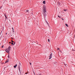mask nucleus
<instances>
[{"mask_svg":"<svg viewBox=\"0 0 75 75\" xmlns=\"http://www.w3.org/2000/svg\"><path fill=\"white\" fill-rule=\"evenodd\" d=\"M43 13H46V8H47V6H43Z\"/></svg>","mask_w":75,"mask_h":75,"instance_id":"obj_1","label":"nucleus"},{"mask_svg":"<svg viewBox=\"0 0 75 75\" xmlns=\"http://www.w3.org/2000/svg\"><path fill=\"white\" fill-rule=\"evenodd\" d=\"M18 68L21 74V70H20V69H21V68H22V66H21V65H20V64H19L18 65Z\"/></svg>","mask_w":75,"mask_h":75,"instance_id":"obj_2","label":"nucleus"},{"mask_svg":"<svg viewBox=\"0 0 75 75\" xmlns=\"http://www.w3.org/2000/svg\"><path fill=\"white\" fill-rule=\"evenodd\" d=\"M5 51L6 52L8 53L9 52V51H10V50L8 49H6V50H5Z\"/></svg>","mask_w":75,"mask_h":75,"instance_id":"obj_3","label":"nucleus"},{"mask_svg":"<svg viewBox=\"0 0 75 75\" xmlns=\"http://www.w3.org/2000/svg\"><path fill=\"white\" fill-rule=\"evenodd\" d=\"M52 53H51L50 54V55L49 56V59H51V58H52Z\"/></svg>","mask_w":75,"mask_h":75,"instance_id":"obj_4","label":"nucleus"},{"mask_svg":"<svg viewBox=\"0 0 75 75\" xmlns=\"http://www.w3.org/2000/svg\"><path fill=\"white\" fill-rule=\"evenodd\" d=\"M17 66V64H16L14 66V68H16V67Z\"/></svg>","mask_w":75,"mask_h":75,"instance_id":"obj_5","label":"nucleus"},{"mask_svg":"<svg viewBox=\"0 0 75 75\" xmlns=\"http://www.w3.org/2000/svg\"><path fill=\"white\" fill-rule=\"evenodd\" d=\"M43 4H45V1H43Z\"/></svg>","mask_w":75,"mask_h":75,"instance_id":"obj_6","label":"nucleus"},{"mask_svg":"<svg viewBox=\"0 0 75 75\" xmlns=\"http://www.w3.org/2000/svg\"><path fill=\"white\" fill-rule=\"evenodd\" d=\"M45 22L47 23V24L48 25L49 27H50V26L49 25V24H48V22H47V21H46Z\"/></svg>","mask_w":75,"mask_h":75,"instance_id":"obj_7","label":"nucleus"},{"mask_svg":"<svg viewBox=\"0 0 75 75\" xmlns=\"http://www.w3.org/2000/svg\"><path fill=\"white\" fill-rule=\"evenodd\" d=\"M9 50H11V47L9 46L8 47V49Z\"/></svg>","mask_w":75,"mask_h":75,"instance_id":"obj_8","label":"nucleus"},{"mask_svg":"<svg viewBox=\"0 0 75 75\" xmlns=\"http://www.w3.org/2000/svg\"><path fill=\"white\" fill-rule=\"evenodd\" d=\"M68 10L67 9H64V11H67Z\"/></svg>","mask_w":75,"mask_h":75,"instance_id":"obj_9","label":"nucleus"},{"mask_svg":"<svg viewBox=\"0 0 75 75\" xmlns=\"http://www.w3.org/2000/svg\"><path fill=\"white\" fill-rule=\"evenodd\" d=\"M8 62V60L7 61L5 62V63H7V62Z\"/></svg>","mask_w":75,"mask_h":75,"instance_id":"obj_10","label":"nucleus"},{"mask_svg":"<svg viewBox=\"0 0 75 75\" xmlns=\"http://www.w3.org/2000/svg\"><path fill=\"white\" fill-rule=\"evenodd\" d=\"M65 25H66V26H67V27H68V24H66Z\"/></svg>","mask_w":75,"mask_h":75,"instance_id":"obj_11","label":"nucleus"},{"mask_svg":"<svg viewBox=\"0 0 75 75\" xmlns=\"http://www.w3.org/2000/svg\"><path fill=\"white\" fill-rule=\"evenodd\" d=\"M5 16V19H7V16Z\"/></svg>","mask_w":75,"mask_h":75,"instance_id":"obj_12","label":"nucleus"},{"mask_svg":"<svg viewBox=\"0 0 75 75\" xmlns=\"http://www.w3.org/2000/svg\"><path fill=\"white\" fill-rule=\"evenodd\" d=\"M48 42H50V40L49 39H48Z\"/></svg>","mask_w":75,"mask_h":75,"instance_id":"obj_13","label":"nucleus"},{"mask_svg":"<svg viewBox=\"0 0 75 75\" xmlns=\"http://www.w3.org/2000/svg\"><path fill=\"white\" fill-rule=\"evenodd\" d=\"M58 17H59V18H61V16H59V15L58 16Z\"/></svg>","mask_w":75,"mask_h":75,"instance_id":"obj_14","label":"nucleus"},{"mask_svg":"<svg viewBox=\"0 0 75 75\" xmlns=\"http://www.w3.org/2000/svg\"><path fill=\"white\" fill-rule=\"evenodd\" d=\"M15 44H16V42H14V43L13 45H15Z\"/></svg>","mask_w":75,"mask_h":75,"instance_id":"obj_15","label":"nucleus"},{"mask_svg":"<svg viewBox=\"0 0 75 75\" xmlns=\"http://www.w3.org/2000/svg\"><path fill=\"white\" fill-rule=\"evenodd\" d=\"M4 16H6V13H4Z\"/></svg>","mask_w":75,"mask_h":75,"instance_id":"obj_16","label":"nucleus"},{"mask_svg":"<svg viewBox=\"0 0 75 75\" xmlns=\"http://www.w3.org/2000/svg\"><path fill=\"white\" fill-rule=\"evenodd\" d=\"M27 11V12H28V11H29L27 10V11Z\"/></svg>","mask_w":75,"mask_h":75,"instance_id":"obj_17","label":"nucleus"},{"mask_svg":"<svg viewBox=\"0 0 75 75\" xmlns=\"http://www.w3.org/2000/svg\"><path fill=\"white\" fill-rule=\"evenodd\" d=\"M12 32H13V33H14V30H12Z\"/></svg>","mask_w":75,"mask_h":75,"instance_id":"obj_18","label":"nucleus"},{"mask_svg":"<svg viewBox=\"0 0 75 75\" xmlns=\"http://www.w3.org/2000/svg\"><path fill=\"white\" fill-rule=\"evenodd\" d=\"M11 42H14V41H13V40H11Z\"/></svg>","mask_w":75,"mask_h":75,"instance_id":"obj_19","label":"nucleus"},{"mask_svg":"<svg viewBox=\"0 0 75 75\" xmlns=\"http://www.w3.org/2000/svg\"><path fill=\"white\" fill-rule=\"evenodd\" d=\"M4 47V46L3 45V46L1 47V48H3V47Z\"/></svg>","mask_w":75,"mask_h":75,"instance_id":"obj_20","label":"nucleus"},{"mask_svg":"<svg viewBox=\"0 0 75 75\" xmlns=\"http://www.w3.org/2000/svg\"><path fill=\"white\" fill-rule=\"evenodd\" d=\"M11 44H12V45H13V43L12 42L11 43Z\"/></svg>","mask_w":75,"mask_h":75,"instance_id":"obj_21","label":"nucleus"},{"mask_svg":"<svg viewBox=\"0 0 75 75\" xmlns=\"http://www.w3.org/2000/svg\"><path fill=\"white\" fill-rule=\"evenodd\" d=\"M59 50V48H57V50Z\"/></svg>","mask_w":75,"mask_h":75,"instance_id":"obj_22","label":"nucleus"},{"mask_svg":"<svg viewBox=\"0 0 75 75\" xmlns=\"http://www.w3.org/2000/svg\"><path fill=\"white\" fill-rule=\"evenodd\" d=\"M30 65H31L32 64L30 62Z\"/></svg>","mask_w":75,"mask_h":75,"instance_id":"obj_23","label":"nucleus"},{"mask_svg":"<svg viewBox=\"0 0 75 75\" xmlns=\"http://www.w3.org/2000/svg\"><path fill=\"white\" fill-rule=\"evenodd\" d=\"M62 20H64V19H63V18H62Z\"/></svg>","mask_w":75,"mask_h":75,"instance_id":"obj_24","label":"nucleus"},{"mask_svg":"<svg viewBox=\"0 0 75 75\" xmlns=\"http://www.w3.org/2000/svg\"><path fill=\"white\" fill-rule=\"evenodd\" d=\"M9 44H11V42H9Z\"/></svg>","mask_w":75,"mask_h":75,"instance_id":"obj_25","label":"nucleus"},{"mask_svg":"<svg viewBox=\"0 0 75 75\" xmlns=\"http://www.w3.org/2000/svg\"><path fill=\"white\" fill-rule=\"evenodd\" d=\"M12 30H14V28H12Z\"/></svg>","mask_w":75,"mask_h":75,"instance_id":"obj_26","label":"nucleus"},{"mask_svg":"<svg viewBox=\"0 0 75 75\" xmlns=\"http://www.w3.org/2000/svg\"><path fill=\"white\" fill-rule=\"evenodd\" d=\"M44 16L45 17V14L44 15Z\"/></svg>","mask_w":75,"mask_h":75,"instance_id":"obj_27","label":"nucleus"},{"mask_svg":"<svg viewBox=\"0 0 75 75\" xmlns=\"http://www.w3.org/2000/svg\"><path fill=\"white\" fill-rule=\"evenodd\" d=\"M25 74H27V73H25Z\"/></svg>","mask_w":75,"mask_h":75,"instance_id":"obj_28","label":"nucleus"},{"mask_svg":"<svg viewBox=\"0 0 75 75\" xmlns=\"http://www.w3.org/2000/svg\"><path fill=\"white\" fill-rule=\"evenodd\" d=\"M8 58L9 57V56H8Z\"/></svg>","mask_w":75,"mask_h":75,"instance_id":"obj_29","label":"nucleus"},{"mask_svg":"<svg viewBox=\"0 0 75 75\" xmlns=\"http://www.w3.org/2000/svg\"><path fill=\"white\" fill-rule=\"evenodd\" d=\"M34 72V74H35V73H34V72Z\"/></svg>","mask_w":75,"mask_h":75,"instance_id":"obj_30","label":"nucleus"},{"mask_svg":"<svg viewBox=\"0 0 75 75\" xmlns=\"http://www.w3.org/2000/svg\"><path fill=\"white\" fill-rule=\"evenodd\" d=\"M39 75H41V74H40Z\"/></svg>","mask_w":75,"mask_h":75,"instance_id":"obj_31","label":"nucleus"},{"mask_svg":"<svg viewBox=\"0 0 75 75\" xmlns=\"http://www.w3.org/2000/svg\"><path fill=\"white\" fill-rule=\"evenodd\" d=\"M60 51H61V50H60Z\"/></svg>","mask_w":75,"mask_h":75,"instance_id":"obj_32","label":"nucleus"}]
</instances>
